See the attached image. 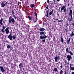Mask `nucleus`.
Returning a JSON list of instances; mask_svg holds the SVG:
<instances>
[{"instance_id":"f257e3e1","label":"nucleus","mask_w":74,"mask_h":74,"mask_svg":"<svg viewBox=\"0 0 74 74\" xmlns=\"http://www.w3.org/2000/svg\"><path fill=\"white\" fill-rule=\"evenodd\" d=\"M46 34V33L44 32V31H41L40 32V35H43V36H40V39L41 40H42V39H45V38H47V37L48 36H46L45 35Z\"/></svg>"},{"instance_id":"f03ea898","label":"nucleus","mask_w":74,"mask_h":74,"mask_svg":"<svg viewBox=\"0 0 74 74\" xmlns=\"http://www.w3.org/2000/svg\"><path fill=\"white\" fill-rule=\"evenodd\" d=\"M11 22H12V24L13 23V24L14 25V24L15 23V20H14V19L12 18V17H11V16L9 18L8 23L10 24V23H11Z\"/></svg>"},{"instance_id":"7ed1b4c3","label":"nucleus","mask_w":74,"mask_h":74,"mask_svg":"<svg viewBox=\"0 0 74 74\" xmlns=\"http://www.w3.org/2000/svg\"><path fill=\"white\" fill-rule=\"evenodd\" d=\"M72 10L71 9H70L69 10V16H70H70H71V18L70 19V22H71V21H72V19H73L72 18H73V15H72Z\"/></svg>"},{"instance_id":"20e7f679","label":"nucleus","mask_w":74,"mask_h":74,"mask_svg":"<svg viewBox=\"0 0 74 74\" xmlns=\"http://www.w3.org/2000/svg\"><path fill=\"white\" fill-rule=\"evenodd\" d=\"M16 34H15L11 38L9 39L10 41H12V40L13 38V40H15L16 39Z\"/></svg>"},{"instance_id":"39448f33","label":"nucleus","mask_w":74,"mask_h":74,"mask_svg":"<svg viewBox=\"0 0 74 74\" xmlns=\"http://www.w3.org/2000/svg\"><path fill=\"white\" fill-rule=\"evenodd\" d=\"M67 57V60L69 62V61H70L71 59H72V57H71V55H68Z\"/></svg>"},{"instance_id":"423d86ee","label":"nucleus","mask_w":74,"mask_h":74,"mask_svg":"<svg viewBox=\"0 0 74 74\" xmlns=\"http://www.w3.org/2000/svg\"><path fill=\"white\" fill-rule=\"evenodd\" d=\"M9 28H10V27H8L6 28L5 29V32L7 34H8L9 33V32H10V31H9Z\"/></svg>"},{"instance_id":"0eeeda50","label":"nucleus","mask_w":74,"mask_h":74,"mask_svg":"<svg viewBox=\"0 0 74 74\" xmlns=\"http://www.w3.org/2000/svg\"><path fill=\"white\" fill-rule=\"evenodd\" d=\"M0 70L3 73V72H5V69H4V67L3 66H0Z\"/></svg>"},{"instance_id":"6e6552de","label":"nucleus","mask_w":74,"mask_h":74,"mask_svg":"<svg viewBox=\"0 0 74 74\" xmlns=\"http://www.w3.org/2000/svg\"><path fill=\"white\" fill-rule=\"evenodd\" d=\"M7 3L6 2L5 3H4L3 2H2L1 3V7H5V4H7Z\"/></svg>"},{"instance_id":"1a4fd4ad","label":"nucleus","mask_w":74,"mask_h":74,"mask_svg":"<svg viewBox=\"0 0 74 74\" xmlns=\"http://www.w3.org/2000/svg\"><path fill=\"white\" fill-rule=\"evenodd\" d=\"M12 14L13 15V17H14V19H16V16H15V14H14V10H13L12 11Z\"/></svg>"},{"instance_id":"9d476101","label":"nucleus","mask_w":74,"mask_h":74,"mask_svg":"<svg viewBox=\"0 0 74 74\" xmlns=\"http://www.w3.org/2000/svg\"><path fill=\"white\" fill-rule=\"evenodd\" d=\"M39 30L40 32H43V31L45 30V29L44 28L40 27Z\"/></svg>"},{"instance_id":"9b49d317","label":"nucleus","mask_w":74,"mask_h":74,"mask_svg":"<svg viewBox=\"0 0 74 74\" xmlns=\"http://www.w3.org/2000/svg\"><path fill=\"white\" fill-rule=\"evenodd\" d=\"M54 59L56 62H57V60H59V59L57 58V56H56V57L54 58Z\"/></svg>"},{"instance_id":"f8f14e48","label":"nucleus","mask_w":74,"mask_h":74,"mask_svg":"<svg viewBox=\"0 0 74 74\" xmlns=\"http://www.w3.org/2000/svg\"><path fill=\"white\" fill-rule=\"evenodd\" d=\"M12 36V34L11 33L10 35H9L8 36V38H9V39H10V38H11V37Z\"/></svg>"},{"instance_id":"ddd939ff","label":"nucleus","mask_w":74,"mask_h":74,"mask_svg":"<svg viewBox=\"0 0 74 74\" xmlns=\"http://www.w3.org/2000/svg\"><path fill=\"white\" fill-rule=\"evenodd\" d=\"M0 24H1V25H3V19L2 18L0 20Z\"/></svg>"},{"instance_id":"4468645a","label":"nucleus","mask_w":74,"mask_h":74,"mask_svg":"<svg viewBox=\"0 0 74 74\" xmlns=\"http://www.w3.org/2000/svg\"><path fill=\"white\" fill-rule=\"evenodd\" d=\"M70 38H69L68 40L67 41V44H70Z\"/></svg>"},{"instance_id":"2eb2a0df","label":"nucleus","mask_w":74,"mask_h":74,"mask_svg":"<svg viewBox=\"0 0 74 74\" xmlns=\"http://www.w3.org/2000/svg\"><path fill=\"white\" fill-rule=\"evenodd\" d=\"M65 6H63L61 9L60 12H62V11H63V10H64V9L65 8Z\"/></svg>"},{"instance_id":"dca6fc26","label":"nucleus","mask_w":74,"mask_h":74,"mask_svg":"<svg viewBox=\"0 0 74 74\" xmlns=\"http://www.w3.org/2000/svg\"><path fill=\"white\" fill-rule=\"evenodd\" d=\"M53 9H52V10L50 12H49V15H51L52 14V13H53Z\"/></svg>"},{"instance_id":"f3484780","label":"nucleus","mask_w":74,"mask_h":74,"mask_svg":"<svg viewBox=\"0 0 74 74\" xmlns=\"http://www.w3.org/2000/svg\"><path fill=\"white\" fill-rule=\"evenodd\" d=\"M22 63H21L19 64V68L21 69L22 68Z\"/></svg>"},{"instance_id":"a211bd4d","label":"nucleus","mask_w":74,"mask_h":74,"mask_svg":"<svg viewBox=\"0 0 74 74\" xmlns=\"http://www.w3.org/2000/svg\"><path fill=\"white\" fill-rule=\"evenodd\" d=\"M71 37H72V36H74V33L72 31L71 34H70Z\"/></svg>"},{"instance_id":"6ab92c4d","label":"nucleus","mask_w":74,"mask_h":74,"mask_svg":"<svg viewBox=\"0 0 74 74\" xmlns=\"http://www.w3.org/2000/svg\"><path fill=\"white\" fill-rule=\"evenodd\" d=\"M61 42L62 43H63V42H64V40L63 39V38H62V37H61Z\"/></svg>"},{"instance_id":"aec40b11","label":"nucleus","mask_w":74,"mask_h":74,"mask_svg":"<svg viewBox=\"0 0 74 74\" xmlns=\"http://www.w3.org/2000/svg\"><path fill=\"white\" fill-rule=\"evenodd\" d=\"M7 48H8V49H9L11 47V45H9L8 44H7Z\"/></svg>"},{"instance_id":"412c9836","label":"nucleus","mask_w":74,"mask_h":74,"mask_svg":"<svg viewBox=\"0 0 74 74\" xmlns=\"http://www.w3.org/2000/svg\"><path fill=\"white\" fill-rule=\"evenodd\" d=\"M34 14L35 15V16H36V19H37V13L36 12H34Z\"/></svg>"},{"instance_id":"4be33fe9","label":"nucleus","mask_w":74,"mask_h":74,"mask_svg":"<svg viewBox=\"0 0 74 74\" xmlns=\"http://www.w3.org/2000/svg\"><path fill=\"white\" fill-rule=\"evenodd\" d=\"M34 7V4H32L31 5V8H33Z\"/></svg>"},{"instance_id":"5701e85b","label":"nucleus","mask_w":74,"mask_h":74,"mask_svg":"<svg viewBox=\"0 0 74 74\" xmlns=\"http://www.w3.org/2000/svg\"><path fill=\"white\" fill-rule=\"evenodd\" d=\"M69 53H70L71 55L72 56L73 55V53H72V52H71V51H70L69 52Z\"/></svg>"},{"instance_id":"b1692460","label":"nucleus","mask_w":74,"mask_h":74,"mask_svg":"<svg viewBox=\"0 0 74 74\" xmlns=\"http://www.w3.org/2000/svg\"><path fill=\"white\" fill-rule=\"evenodd\" d=\"M28 18L30 21H31V20H32V17L31 16H28Z\"/></svg>"},{"instance_id":"393cba45","label":"nucleus","mask_w":74,"mask_h":74,"mask_svg":"<svg viewBox=\"0 0 74 74\" xmlns=\"http://www.w3.org/2000/svg\"><path fill=\"white\" fill-rule=\"evenodd\" d=\"M70 69L71 70H74V67H71L70 68Z\"/></svg>"},{"instance_id":"a878e982","label":"nucleus","mask_w":74,"mask_h":74,"mask_svg":"<svg viewBox=\"0 0 74 74\" xmlns=\"http://www.w3.org/2000/svg\"><path fill=\"white\" fill-rule=\"evenodd\" d=\"M66 52H69V48H66Z\"/></svg>"},{"instance_id":"bb28decb","label":"nucleus","mask_w":74,"mask_h":74,"mask_svg":"<svg viewBox=\"0 0 74 74\" xmlns=\"http://www.w3.org/2000/svg\"><path fill=\"white\" fill-rule=\"evenodd\" d=\"M60 74H62L63 73V71H62V70L60 71Z\"/></svg>"},{"instance_id":"cd10ccee","label":"nucleus","mask_w":74,"mask_h":74,"mask_svg":"<svg viewBox=\"0 0 74 74\" xmlns=\"http://www.w3.org/2000/svg\"><path fill=\"white\" fill-rule=\"evenodd\" d=\"M57 70H58V69L56 68H55L54 69V71H57Z\"/></svg>"},{"instance_id":"c85d7f7f","label":"nucleus","mask_w":74,"mask_h":74,"mask_svg":"<svg viewBox=\"0 0 74 74\" xmlns=\"http://www.w3.org/2000/svg\"><path fill=\"white\" fill-rule=\"evenodd\" d=\"M67 11V10H66V8L64 9V10H63L64 12H66Z\"/></svg>"},{"instance_id":"c756f323","label":"nucleus","mask_w":74,"mask_h":74,"mask_svg":"<svg viewBox=\"0 0 74 74\" xmlns=\"http://www.w3.org/2000/svg\"><path fill=\"white\" fill-rule=\"evenodd\" d=\"M64 1L65 3H67V2H68V1L67 0H64Z\"/></svg>"},{"instance_id":"7c9ffc66","label":"nucleus","mask_w":74,"mask_h":74,"mask_svg":"<svg viewBox=\"0 0 74 74\" xmlns=\"http://www.w3.org/2000/svg\"><path fill=\"white\" fill-rule=\"evenodd\" d=\"M3 29L4 30L5 29V27L4 26H3L2 27Z\"/></svg>"},{"instance_id":"2f4dec72","label":"nucleus","mask_w":74,"mask_h":74,"mask_svg":"<svg viewBox=\"0 0 74 74\" xmlns=\"http://www.w3.org/2000/svg\"><path fill=\"white\" fill-rule=\"evenodd\" d=\"M58 22L59 23L61 22V23H62V21H61V20H60L58 21Z\"/></svg>"},{"instance_id":"473e14b6","label":"nucleus","mask_w":74,"mask_h":74,"mask_svg":"<svg viewBox=\"0 0 74 74\" xmlns=\"http://www.w3.org/2000/svg\"><path fill=\"white\" fill-rule=\"evenodd\" d=\"M46 12H47V14H49V10H48L47 11H46Z\"/></svg>"},{"instance_id":"72a5a7b5","label":"nucleus","mask_w":74,"mask_h":74,"mask_svg":"<svg viewBox=\"0 0 74 74\" xmlns=\"http://www.w3.org/2000/svg\"><path fill=\"white\" fill-rule=\"evenodd\" d=\"M60 56H57V58L58 59V60H60Z\"/></svg>"},{"instance_id":"f704fd0d","label":"nucleus","mask_w":74,"mask_h":74,"mask_svg":"<svg viewBox=\"0 0 74 74\" xmlns=\"http://www.w3.org/2000/svg\"><path fill=\"white\" fill-rule=\"evenodd\" d=\"M66 26H69V23H66Z\"/></svg>"},{"instance_id":"c9c22d12","label":"nucleus","mask_w":74,"mask_h":74,"mask_svg":"<svg viewBox=\"0 0 74 74\" xmlns=\"http://www.w3.org/2000/svg\"><path fill=\"white\" fill-rule=\"evenodd\" d=\"M4 29H2L1 30V32H2V33H4Z\"/></svg>"},{"instance_id":"e433bc0d","label":"nucleus","mask_w":74,"mask_h":74,"mask_svg":"<svg viewBox=\"0 0 74 74\" xmlns=\"http://www.w3.org/2000/svg\"><path fill=\"white\" fill-rule=\"evenodd\" d=\"M46 8L47 9V10L48 9V5H46Z\"/></svg>"},{"instance_id":"4c0bfd02","label":"nucleus","mask_w":74,"mask_h":74,"mask_svg":"<svg viewBox=\"0 0 74 74\" xmlns=\"http://www.w3.org/2000/svg\"><path fill=\"white\" fill-rule=\"evenodd\" d=\"M42 41L43 42H45V39H43L42 40Z\"/></svg>"},{"instance_id":"58836bf2","label":"nucleus","mask_w":74,"mask_h":74,"mask_svg":"<svg viewBox=\"0 0 74 74\" xmlns=\"http://www.w3.org/2000/svg\"><path fill=\"white\" fill-rule=\"evenodd\" d=\"M71 66H72V65L71 64H70V68H71Z\"/></svg>"},{"instance_id":"ea45409f","label":"nucleus","mask_w":74,"mask_h":74,"mask_svg":"<svg viewBox=\"0 0 74 74\" xmlns=\"http://www.w3.org/2000/svg\"><path fill=\"white\" fill-rule=\"evenodd\" d=\"M47 3H48L49 4V0H48L47 1Z\"/></svg>"},{"instance_id":"a19ab883","label":"nucleus","mask_w":74,"mask_h":74,"mask_svg":"<svg viewBox=\"0 0 74 74\" xmlns=\"http://www.w3.org/2000/svg\"><path fill=\"white\" fill-rule=\"evenodd\" d=\"M68 20H69V21H70V17H68Z\"/></svg>"},{"instance_id":"79ce46f5","label":"nucleus","mask_w":74,"mask_h":74,"mask_svg":"<svg viewBox=\"0 0 74 74\" xmlns=\"http://www.w3.org/2000/svg\"><path fill=\"white\" fill-rule=\"evenodd\" d=\"M46 16L48 17V14L47 13L46 14Z\"/></svg>"},{"instance_id":"37998d69","label":"nucleus","mask_w":74,"mask_h":74,"mask_svg":"<svg viewBox=\"0 0 74 74\" xmlns=\"http://www.w3.org/2000/svg\"><path fill=\"white\" fill-rule=\"evenodd\" d=\"M71 74H74V72L72 71V72Z\"/></svg>"},{"instance_id":"c03bdc74","label":"nucleus","mask_w":74,"mask_h":74,"mask_svg":"<svg viewBox=\"0 0 74 74\" xmlns=\"http://www.w3.org/2000/svg\"><path fill=\"white\" fill-rule=\"evenodd\" d=\"M65 31H66V32H67V29H65Z\"/></svg>"},{"instance_id":"a18cd8bd","label":"nucleus","mask_w":74,"mask_h":74,"mask_svg":"<svg viewBox=\"0 0 74 74\" xmlns=\"http://www.w3.org/2000/svg\"><path fill=\"white\" fill-rule=\"evenodd\" d=\"M56 21H59V19L58 18H57V19H56Z\"/></svg>"},{"instance_id":"49530a36","label":"nucleus","mask_w":74,"mask_h":74,"mask_svg":"<svg viewBox=\"0 0 74 74\" xmlns=\"http://www.w3.org/2000/svg\"><path fill=\"white\" fill-rule=\"evenodd\" d=\"M17 4H18V5L19 6V2H18Z\"/></svg>"},{"instance_id":"de8ad7c7","label":"nucleus","mask_w":74,"mask_h":74,"mask_svg":"<svg viewBox=\"0 0 74 74\" xmlns=\"http://www.w3.org/2000/svg\"><path fill=\"white\" fill-rule=\"evenodd\" d=\"M60 67V68H62V67H63V66L62 65H61Z\"/></svg>"},{"instance_id":"09e8293b","label":"nucleus","mask_w":74,"mask_h":74,"mask_svg":"<svg viewBox=\"0 0 74 74\" xmlns=\"http://www.w3.org/2000/svg\"><path fill=\"white\" fill-rule=\"evenodd\" d=\"M72 26H74V23H72Z\"/></svg>"},{"instance_id":"8fccbe9b","label":"nucleus","mask_w":74,"mask_h":74,"mask_svg":"<svg viewBox=\"0 0 74 74\" xmlns=\"http://www.w3.org/2000/svg\"><path fill=\"white\" fill-rule=\"evenodd\" d=\"M29 2L28 1V0H27V3H28Z\"/></svg>"},{"instance_id":"3c124183","label":"nucleus","mask_w":74,"mask_h":74,"mask_svg":"<svg viewBox=\"0 0 74 74\" xmlns=\"http://www.w3.org/2000/svg\"><path fill=\"white\" fill-rule=\"evenodd\" d=\"M12 51L13 52H14L15 51V50L14 49H13L12 50Z\"/></svg>"},{"instance_id":"603ef678","label":"nucleus","mask_w":74,"mask_h":74,"mask_svg":"<svg viewBox=\"0 0 74 74\" xmlns=\"http://www.w3.org/2000/svg\"><path fill=\"white\" fill-rule=\"evenodd\" d=\"M45 25V24H44V23H43V26H44V25Z\"/></svg>"},{"instance_id":"864d4df0","label":"nucleus","mask_w":74,"mask_h":74,"mask_svg":"<svg viewBox=\"0 0 74 74\" xmlns=\"http://www.w3.org/2000/svg\"><path fill=\"white\" fill-rule=\"evenodd\" d=\"M64 74H66V71H65Z\"/></svg>"},{"instance_id":"5fc2aeb1","label":"nucleus","mask_w":74,"mask_h":74,"mask_svg":"<svg viewBox=\"0 0 74 74\" xmlns=\"http://www.w3.org/2000/svg\"><path fill=\"white\" fill-rule=\"evenodd\" d=\"M57 1H60V0H57Z\"/></svg>"},{"instance_id":"6e6d98bb","label":"nucleus","mask_w":74,"mask_h":74,"mask_svg":"<svg viewBox=\"0 0 74 74\" xmlns=\"http://www.w3.org/2000/svg\"><path fill=\"white\" fill-rule=\"evenodd\" d=\"M67 64L69 65V62H68Z\"/></svg>"},{"instance_id":"4d7b16f0","label":"nucleus","mask_w":74,"mask_h":74,"mask_svg":"<svg viewBox=\"0 0 74 74\" xmlns=\"http://www.w3.org/2000/svg\"><path fill=\"white\" fill-rule=\"evenodd\" d=\"M57 15H58V16H59V14H58V13H57Z\"/></svg>"},{"instance_id":"13d9d810","label":"nucleus","mask_w":74,"mask_h":74,"mask_svg":"<svg viewBox=\"0 0 74 74\" xmlns=\"http://www.w3.org/2000/svg\"><path fill=\"white\" fill-rule=\"evenodd\" d=\"M70 5L69 4H68V6H69Z\"/></svg>"},{"instance_id":"bf43d9fd","label":"nucleus","mask_w":74,"mask_h":74,"mask_svg":"<svg viewBox=\"0 0 74 74\" xmlns=\"http://www.w3.org/2000/svg\"><path fill=\"white\" fill-rule=\"evenodd\" d=\"M36 21H35L34 22V23H36Z\"/></svg>"},{"instance_id":"052dcab7","label":"nucleus","mask_w":74,"mask_h":74,"mask_svg":"<svg viewBox=\"0 0 74 74\" xmlns=\"http://www.w3.org/2000/svg\"><path fill=\"white\" fill-rule=\"evenodd\" d=\"M1 11H0V14H1Z\"/></svg>"},{"instance_id":"680f3d73","label":"nucleus","mask_w":74,"mask_h":74,"mask_svg":"<svg viewBox=\"0 0 74 74\" xmlns=\"http://www.w3.org/2000/svg\"><path fill=\"white\" fill-rule=\"evenodd\" d=\"M53 19H54V20H55V18H53Z\"/></svg>"},{"instance_id":"e2e57ef3","label":"nucleus","mask_w":74,"mask_h":74,"mask_svg":"<svg viewBox=\"0 0 74 74\" xmlns=\"http://www.w3.org/2000/svg\"><path fill=\"white\" fill-rule=\"evenodd\" d=\"M54 3H55V0H54Z\"/></svg>"},{"instance_id":"0e129e2a","label":"nucleus","mask_w":74,"mask_h":74,"mask_svg":"<svg viewBox=\"0 0 74 74\" xmlns=\"http://www.w3.org/2000/svg\"><path fill=\"white\" fill-rule=\"evenodd\" d=\"M69 74H70V73H69Z\"/></svg>"},{"instance_id":"69168bd1","label":"nucleus","mask_w":74,"mask_h":74,"mask_svg":"<svg viewBox=\"0 0 74 74\" xmlns=\"http://www.w3.org/2000/svg\"><path fill=\"white\" fill-rule=\"evenodd\" d=\"M47 10V9H45V10Z\"/></svg>"},{"instance_id":"338daca9","label":"nucleus","mask_w":74,"mask_h":74,"mask_svg":"<svg viewBox=\"0 0 74 74\" xmlns=\"http://www.w3.org/2000/svg\"><path fill=\"white\" fill-rule=\"evenodd\" d=\"M4 24V23H3Z\"/></svg>"},{"instance_id":"774afa93","label":"nucleus","mask_w":74,"mask_h":74,"mask_svg":"<svg viewBox=\"0 0 74 74\" xmlns=\"http://www.w3.org/2000/svg\"><path fill=\"white\" fill-rule=\"evenodd\" d=\"M59 9H60V8H59Z\"/></svg>"}]
</instances>
